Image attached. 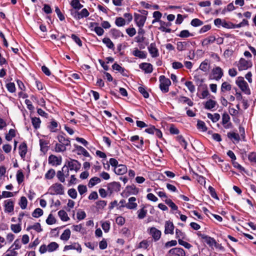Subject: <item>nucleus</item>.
Wrapping results in <instances>:
<instances>
[{
	"mask_svg": "<svg viewBox=\"0 0 256 256\" xmlns=\"http://www.w3.org/2000/svg\"><path fill=\"white\" fill-rule=\"evenodd\" d=\"M74 146L76 148V150L77 151L78 154H82L86 157H89L90 156L88 151L82 146L75 144H74Z\"/></svg>",
	"mask_w": 256,
	"mask_h": 256,
	"instance_id": "obj_21",
	"label": "nucleus"
},
{
	"mask_svg": "<svg viewBox=\"0 0 256 256\" xmlns=\"http://www.w3.org/2000/svg\"><path fill=\"white\" fill-rule=\"evenodd\" d=\"M4 211L6 212H11L14 210V202L12 200H8L4 202Z\"/></svg>",
	"mask_w": 256,
	"mask_h": 256,
	"instance_id": "obj_14",
	"label": "nucleus"
},
{
	"mask_svg": "<svg viewBox=\"0 0 256 256\" xmlns=\"http://www.w3.org/2000/svg\"><path fill=\"white\" fill-rule=\"evenodd\" d=\"M212 74L214 79L218 80L223 76V70L220 67L216 66L212 69Z\"/></svg>",
	"mask_w": 256,
	"mask_h": 256,
	"instance_id": "obj_9",
	"label": "nucleus"
},
{
	"mask_svg": "<svg viewBox=\"0 0 256 256\" xmlns=\"http://www.w3.org/2000/svg\"><path fill=\"white\" fill-rule=\"evenodd\" d=\"M27 152V146L25 142L22 143L19 146V154L22 158H24Z\"/></svg>",
	"mask_w": 256,
	"mask_h": 256,
	"instance_id": "obj_23",
	"label": "nucleus"
},
{
	"mask_svg": "<svg viewBox=\"0 0 256 256\" xmlns=\"http://www.w3.org/2000/svg\"><path fill=\"white\" fill-rule=\"evenodd\" d=\"M55 171L53 169H50L45 174V178L46 179L50 180L55 175Z\"/></svg>",
	"mask_w": 256,
	"mask_h": 256,
	"instance_id": "obj_60",
	"label": "nucleus"
},
{
	"mask_svg": "<svg viewBox=\"0 0 256 256\" xmlns=\"http://www.w3.org/2000/svg\"><path fill=\"white\" fill-rule=\"evenodd\" d=\"M70 230L69 229L65 230L62 235L60 236V238L64 241H67L69 240L70 236Z\"/></svg>",
	"mask_w": 256,
	"mask_h": 256,
	"instance_id": "obj_32",
	"label": "nucleus"
},
{
	"mask_svg": "<svg viewBox=\"0 0 256 256\" xmlns=\"http://www.w3.org/2000/svg\"><path fill=\"white\" fill-rule=\"evenodd\" d=\"M136 198L134 197H130L128 199V202L126 204V207L128 209H134L137 207V204L134 202Z\"/></svg>",
	"mask_w": 256,
	"mask_h": 256,
	"instance_id": "obj_25",
	"label": "nucleus"
},
{
	"mask_svg": "<svg viewBox=\"0 0 256 256\" xmlns=\"http://www.w3.org/2000/svg\"><path fill=\"white\" fill-rule=\"evenodd\" d=\"M197 128L198 130H200L203 132L207 130V128L205 123L202 120H198L197 122Z\"/></svg>",
	"mask_w": 256,
	"mask_h": 256,
	"instance_id": "obj_54",
	"label": "nucleus"
},
{
	"mask_svg": "<svg viewBox=\"0 0 256 256\" xmlns=\"http://www.w3.org/2000/svg\"><path fill=\"white\" fill-rule=\"evenodd\" d=\"M251 66L252 64L250 62L242 58L240 59L238 64L239 70H247L248 68Z\"/></svg>",
	"mask_w": 256,
	"mask_h": 256,
	"instance_id": "obj_12",
	"label": "nucleus"
},
{
	"mask_svg": "<svg viewBox=\"0 0 256 256\" xmlns=\"http://www.w3.org/2000/svg\"><path fill=\"white\" fill-rule=\"evenodd\" d=\"M199 236H201V238L204 240V242H206L210 246H217V242L216 240L208 236L200 234Z\"/></svg>",
	"mask_w": 256,
	"mask_h": 256,
	"instance_id": "obj_10",
	"label": "nucleus"
},
{
	"mask_svg": "<svg viewBox=\"0 0 256 256\" xmlns=\"http://www.w3.org/2000/svg\"><path fill=\"white\" fill-rule=\"evenodd\" d=\"M28 204V200L25 196H22L20 198L19 202V205L22 210H24L26 208Z\"/></svg>",
	"mask_w": 256,
	"mask_h": 256,
	"instance_id": "obj_47",
	"label": "nucleus"
},
{
	"mask_svg": "<svg viewBox=\"0 0 256 256\" xmlns=\"http://www.w3.org/2000/svg\"><path fill=\"white\" fill-rule=\"evenodd\" d=\"M58 246H59L58 244H57L56 242H51L47 246L48 252H54L58 248Z\"/></svg>",
	"mask_w": 256,
	"mask_h": 256,
	"instance_id": "obj_35",
	"label": "nucleus"
},
{
	"mask_svg": "<svg viewBox=\"0 0 256 256\" xmlns=\"http://www.w3.org/2000/svg\"><path fill=\"white\" fill-rule=\"evenodd\" d=\"M20 224H21L19 223L18 224H12L10 226L12 230L14 232V233H18L20 232L22 230Z\"/></svg>",
	"mask_w": 256,
	"mask_h": 256,
	"instance_id": "obj_58",
	"label": "nucleus"
},
{
	"mask_svg": "<svg viewBox=\"0 0 256 256\" xmlns=\"http://www.w3.org/2000/svg\"><path fill=\"white\" fill-rule=\"evenodd\" d=\"M110 34L114 38H118L120 36H123V34L121 32L117 29L112 28L110 31Z\"/></svg>",
	"mask_w": 256,
	"mask_h": 256,
	"instance_id": "obj_33",
	"label": "nucleus"
},
{
	"mask_svg": "<svg viewBox=\"0 0 256 256\" xmlns=\"http://www.w3.org/2000/svg\"><path fill=\"white\" fill-rule=\"evenodd\" d=\"M32 122L35 129H38L40 127L41 121L39 118L36 117L32 118Z\"/></svg>",
	"mask_w": 256,
	"mask_h": 256,
	"instance_id": "obj_46",
	"label": "nucleus"
},
{
	"mask_svg": "<svg viewBox=\"0 0 256 256\" xmlns=\"http://www.w3.org/2000/svg\"><path fill=\"white\" fill-rule=\"evenodd\" d=\"M102 42L106 46L110 49L114 50V44L110 38H103Z\"/></svg>",
	"mask_w": 256,
	"mask_h": 256,
	"instance_id": "obj_38",
	"label": "nucleus"
},
{
	"mask_svg": "<svg viewBox=\"0 0 256 256\" xmlns=\"http://www.w3.org/2000/svg\"><path fill=\"white\" fill-rule=\"evenodd\" d=\"M178 36L182 38H186L193 36V34L190 32L188 30H182L177 35Z\"/></svg>",
	"mask_w": 256,
	"mask_h": 256,
	"instance_id": "obj_41",
	"label": "nucleus"
},
{
	"mask_svg": "<svg viewBox=\"0 0 256 256\" xmlns=\"http://www.w3.org/2000/svg\"><path fill=\"white\" fill-rule=\"evenodd\" d=\"M150 246L149 242L148 240H142L140 242L138 248H144L147 249Z\"/></svg>",
	"mask_w": 256,
	"mask_h": 256,
	"instance_id": "obj_53",
	"label": "nucleus"
},
{
	"mask_svg": "<svg viewBox=\"0 0 256 256\" xmlns=\"http://www.w3.org/2000/svg\"><path fill=\"white\" fill-rule=\"evenodd\" d=\"M216 104V102L212 100H209L204 104V108L208 110H211L214 108Z\"/></svg>",
	"mask_w": 256,
	"mask_h": 256,
	"instance_id": "obj_34",
	"label": "nucleus"
},
{
	"mask_svg": "<svg viewBox=\"0 0 256 256\" xmlns=\"http://www.w3.org/2000/svg\"><path fill=\"white\" fill-rule=\"evenodd\" d=\"M33 229L38 232H40L42 231V228L41 227L40 224L39 222L35 223L34 225H30L27 227L26 230L30 231V230Z\"/></svg>",
	"mask_w": 256,
	"mask_h": 256,
	"instance_id": "obj_27",
	"label": "nucleus"
},
{
	"mask_svg": "<svg viewBox=\"0 0 256 256\" xmlns=\"http://www.w3.org/2000/svg\"><path fill=\"white\" fill-rule=\"evenodd\" d=\"M50 194L52 195L63 194H64V188L62 185L59 183H56L52 184L49 188Z\"/></svg>",
	"mask_w": 256,
	"mask_h": 256,
	"instance_id": "obj_4",
	"label": "nucleus"
},
{
	"mask_svg": "<svg viewBox=\"0 0 256 256\" xmlns=\"http://www.w3.org/2000/svg\"><path fill=\"white\" fill-rule=\"evenodd\" d=\"M116 24L118 26H122L126 24V20L122 17L116 18L115 21Z\"/></svg>",
	"mask_w": 256,
	"mask_h": 256,
	"instance_id": "obj_57",
	"label": "nucleus"
},
{
	"mask_svg": "<svg viewBox=\"0 0 256 256\" xmlns=\"http://www.w3.org/2000/svg\"><path fill=\"white\" fill-rule=\"evenodd\" d=\"M132 54L140 58H145L146 57V52L140 51L137 48L133 51Z\"/></svg>",
	"mask_w": 256,
	"mask_h": 256,
	"instance_id": "obj_28",
	"label": "nucleus"
},
{
	"mask_svg": "<svg viewBox=\"0 0 256 256\" xmlns=\"http://www.w3.org/2000/svg\"><path fill=\"white\" fill-rule=\"evenodd\" d=\"M232 88L231 85L228 82H224L221 86V92H224L226 91H230Z\"/></svg>",
	"mask_w": 256,
	"mask_h": 256,
	"instance_id": "obj_43",
	"label": "nucleus"
},
{
	"mask_svg": "<svg viewBox=\"0 0 256 256\" xmlns=\"http://www.w3.org/2000/svg\"><path fill=\"white\" fill-rule=\"evenodd\" d=\"M70 12L71 15L76 20H80L86 18L90 14V12L86 8L82 9L80 12L74 10H70Z\"/></svg>",
	"mask_w": 256,
	"mask_h": 256,
	"instance_id": "obj_2",
	"label": "nucleus"
},
{
	"mask_svg": "<svg viewBox=\"0 0 256 256\" xmlns=\"http://www.w3.org/2000/svg\"><path fill=\"white\" fill-rule=\"evenodd\" d=\"M139 67L146 74H150L153 70L152 65L150 63H142L140 64Z\"/></svg>",
	"mask_w": 256,
	"mask_h": 256,
	"instance_id": "obj_15",
	"label": "nucleus"
},
{
	"mask_svg": "<svg viewBox=\"0 0 256 256\" xmlns=\"http://www.w3.org/2000/svg\"><path fill=\"white\" fill-rule=\"evenodd\" d=\"M168 254L176 256H185L186 255L184 250L180 248H172L168 251Z\"/></svg>",
	"mask_w": 256,
	"mask_h": 256,
	"instance_id": "obj_13",
	"label": "nucleus"
},
{
	"mask_svg": "<svg viewBox=\"0 0 256 256\" xmlns=\"http://www.w3.org/2000/svg\"><path fill=\"white\" fill-rule=\"evenodd\" d=\"M48 144V142L47 141L43 140H40V150L42 152H46L48 150L47 148V145Z\"/></svg>",
	"mask_w": 256,
	"mask_h": 256,
	"instance_id": "obj_56",
	"label": "nucleus"
},
{
	"mask_svg": "<svg viewBox=\"0 0 256 256\" xmlns=\"http://www.w3.org/2000/svg\"><path fill=\"white\" fill-rule=\"evenodd\" d=\"M67 166L66 167L70 170H74L77 172L81 167V164L76 160L70 159V160L68 161Z\"/></svg>",
	"mask_w": 256,
	"mask_h": 256,
	"instance_id": "obj_7",
	"label": "nucleus"
},
{
	"mask_svg": "<svg viewBox=\"0 0 256 256\" xmlns=\"http://www.w3.org/2000/svg\"><path fill=\"white\" fill-rule=\"evenodd\" d=\"M148 50L152 58H156L159 56L158 51L155 43H152L148 46Z\"/></svg>",
	"mask_w": 256,
	"mask_h": 256,
	"instance_id": "obj_16",
	"label": "nucleus"
},
{
	"mask_svg": "<svg viewBox=\"0 0 256 256\" xmlns=\"http://www.w3.org/2000/svg\"><path fill=\"white\" fill-rule=\"evenodd\" d=\"M236 84L240 90L246 94H250L248 84L242 77H238V80H236Z\"/></svg>",
	"mask_w": 256,
	"mask_h": 256,
	"instance_id": "obj_5",
	"label": "nucleus"
},
{
	"mask_svg": "<svg viewBox=\"0 0 256 256\" xmlns=\"http://www.w3.org/2000/svg\"><path fill=\"white\" fill-rule=\"evenodd\" d=\"M164 233L165 234H174V226L173 223L170 220H168L166 222L164 226Z\"/></svg>",
	"mask_w": 256,
	"mask_h": 256,
	"instance_id": "obj_18",
	"label": "nucleus"
},
{
	"mask_svg": "<svg viewBox=\"0 0 256 256\" xmlns=\"http://www.w3.org/2000/svg\"><path fill=\"white\" fill-rule=\"evenodd\" d=\"M189 44L186 42H177V49L179 51H182L186 50Z\"/></svg>",
	"mask_w": 256,
	"mask_h": 256,
	"instance_id": "obj_30",
	"label": "nucleus"
},
{
	"mask_svg": "<svg viewBox=\"0 0 256 256\" xmlns=\"http://www.w3.org/2000/svg\"><path fill=\"white\" fill-rule=\"evenodd\" d=\"M164 202L166 204H168L172 210L178 211V206L170 198H166Z\"/></svg>",
	"mask_w": 256,
	"mask_h": 256,
	"instance_id": "obj_37",
	"label": "nucleus"
},
{
	"mask_svg": "<svg viewBox=\"0 0 256 256\" xmlns=\"http://www.w3.org/2000/svg\"><path fill=\"white\" fill-rule=\"evenodd\" d=\"M185 85L192 93H193L195 91V86L192 82L186 81L185 82Z\"/></svg>",
	"mask_w": 256,
	"mask_h": 256,
	"instance_id": "obj_61",
	"label": "nucleus"
},
{
	"mask_svg": "<svg viewBox=\"0 0 256 256\" xmlns=\"http://www.w3.org/2000/svg\"><path fill=\"white\" fill-rule=\"evenodd\" d=\"M70 4L73 8L72 10H78L83 7V5L80 3V0H72Z\"/></svg>",
	"mask_w": 256,
	"mask_h": 256,
	"instance_id": "obj_26",
	"label": "nucleus"
},
{
	"mask_svg": "<svg viewBox=\"0 0 256 256\" xmlns=\"http://www.w3.org/2000/svg\"><path fill=\"white\" fill-rule=\"evenodd\" d=\"M58 215L62 221L66 222L70 219L67 213L64 210H60L58 212Z\"/></svg>",
	"mask_w": 256,
	"mask_h": 256,
	"instance_id": "obj_39",
	"label": "nucleus"
},
{
	"mask_svg": "<svg viewBox=\"0 0 256 256\" xmlns=\"http://www.w3.org/2000/svg\"><path fill=\"white\" fill-rule=\"evenodd\" d=\"M66 166H64L62 169V170H58L57 172V177L60 181L62 182H65V178L64 177V172L65 171Z\"/></svg>",
	"mask_w": 256,
	"mask_h": 256,
	"instance_id": "obj_36",
	"label": "nucleus"
},
{
	"mask_svg": "<svg viewBox=\"0 0 256 256\" xmlns=\"http://www.w3.org/2000/svg\"><path fill=\"white\" fill-rule=\"evenodd\" d=\"M15 136H16L15 130L14 129H10L9 130L8 133V134H6V139L8 141H10Z\"/></svg>",
	"mask_w": 256,
	"mask_h": 256,
	"instance_id": "obj_51",
	"label": "nucleus"
},
{
	"mask_svg": "<svg viewBox=\"0 0 256 256\" xmlns=\"http://www.w3.org/2000/svg\"><path fill=\"white\" fill-rule=\"evenodd\" d=\"M176 237L179 240V239L182 240L186 238V234L182 230L176 228Z\"/></svg>",
	"mask_w": 256,
	"mask_h": 256,
	"instance_id": "obj_49",
	"label": "nucleus"
},
{
	"mask_svg": "<svg viewBox=\"0 0 256 256\" xmlns=\"http://www.w3.org/2000/svg\"><path fill=\"white\" fill-rule=\"evenodd\" d=\"M134 20L136 23L137 26L139 28H142L146 20V17L140 14H135Z\"/></svg>",
	"mask_w": 256,
	"mask_h": 256,
	"instance_id": "obj_11",
	"label": "nucleus"
},
{
	"mask_svg": "<svg viewBox=\"0 0 256 256\" xmlns=\"http://www.w3.org/2000/svg\"><path fill=\"white\" fill-rule=\"evenodd\" d=\"M204 24V22L198 18H194L190 22V24L194 27H198L202 26Z\"/></svg>",
	"mask_w": 256,
	"mask_h": 256,
	"instance_id": "obj_42",
	"label": "nucleus"
},
{
	"mask_svg": "<svg viewBox=\"0 0 256 256\" xmlns=\"http://www.w3.org/2000/svg\"><path fill=\"white\" fill-rule=\"evenodd\" d=\"M179 102L183 103H186L189 106H192L194 104L193 102L188 98L184 96H182L179 98Z\"/></svg>",
	"mask_w": 256,
	"mask_h": 256,
	"instance_id": "obj_45",
	"label": "nucleus"
},
{
	"mask_svg": "<svg viewBox=\"0 0 256 256\" xmlns=\"http://www.w3.org/2000/svg\"><path fill=\"white\" fill-rule=\"evenodd\" d=\"M216 37L214 36H210L204 40L202 42V46H208L210 44H212L215 42Z\"/></svg>",
	"mask_w": 256,
	"mask_h": 256,
	"instance_id": "obj_29",
	"label": "nucleus"
},
{
	"mask_svg": "<svg viewBox=\"0 0 256 256\" xmlns=\"http://www.w3.org/2000/svg\"><path fill=\"white\" fill-rule=\"evenodd\" d=\"M44 212L40 208H36L32 213V216L34 218H39L43 214Z\"/></svg>",
	"mask_w": 256,
	"mask_h": 256,
	"instance_id": "obj_50",
	"label": "nucleus"
},
{
	"mask_svg": "<svg viewBox=\"0 0 256 256\" xmlns=\"http://www.w3.org/2000/svg\"><path fill=\"white\" fill-rule=\"evenodd\" d=\"M210 68V64L208 62V60H206L204 62H202L199 67V68L203 71L204 72H208Z\"/></svg>",
	"mask_w": 256,
	"mask_h": 256,
	"instance_id": "obj_24",
	"label": "nucleus"
},
{
	"mask_svg": "<svg viewBox=\"0 0 256 256\" xmlns=\"http://www.w3.org/2000/svg\"><path fill=\"white\" fill-rule=\"evenodd\" d=\"M207 116L208 118L210 119L213 122H218L220 118V115L217 113H215L214 114L208 113Z\"/></svg>",
	"mask_w": 256,
	"mask_h": 256,
	"instance_id": "obj_44",
	"label": "nucleus"
},
{
	"mask_svg": "<svg viewBox=\"0 0 256 256\" xmlns=\"http://www.w3.org/2000/svg\"><path fill=\"white\" fill-rule=\"evenodd\" d=\"M76 250L80 253L81 252L82 250L80 245L78 243H74L72 245H66L64 247V250Z\"/></svg>",
	"mask_w": 256,
	"mask_h": 256,
	"instance_id": "obj_22",
	"label": "nucleus"
},
{
	"mask_svg": "<svg viewBox=\"0 0 256 256\" xmlns=\"http://www.w3.org/2000/svg\"><path fill=\"white\" fill-rule=\"evenodd\" d=\"M176 140L179 142L180 144L184 148L186 149L188 145L187 142L186 141L184 137L181 136H178L176 138Z\"/></svg>",
	"mask_w": 256,
	"mask_h": 256,
	"instance_id": "obj_40",
	"label": "nucleus"
},
{
	"mask_svg": "<svg viewBox=\"0 0 256 256\" xmlns=\"http://www.w3.org/2000/svg\"><path fill=\"white\" fill-rule=\"evenodd\" d=\"M21 248V244L19 239H16L10 248L12 250H18Z\"/></svg>",
	"mask_w": 256,
	"mask_h": 256,
	"instance_id": "obj_55",
	"label": "nucleus"
},
{
	"mask_svg": "<svg viewBox=\"0 0 256 256\" xmlns=\"http://www.w3.org/2000/svg\"><path fill=\"white\" fill-rule=\"evenodd\" d=\"M48 162L53 166H58L61 164L62 162V157H57L54 155H50L48 158Z\"/></svg>",
	"mask_w": 256,
	"mask_h": 256,
	"instance_id": "obj_17",
	"label": "nucleus"
},
{
	"mask_svg": "<svg viewBox=\"0 0 256 256\" xmlns=\"http://www.w3.org/2000/svg\"><path fill=\"white\" fill-rule=\"evenodd\" d=\"M114 172L118 175H122L126 172L127 168L124 164H119L114 168Z\"/></svg>",
	"mask_w": 256,
	"mask_h": 256,
	"instance_id": "obj_20",
	"label": "nucleus"
},
{
	"mask_svg": "<svg viewBox=\"0 0 256 256\" xmlns=\"http://www.w3.org/2000/svg\"><path fill=\"white\" fill-rule=\"evenodd\" d=\"M120 184L118 182H114L107 185L108 193L110 195L114 192H118L120 190Z\"/></svg>",
	"mask_w": 256,
	"mask_h": 256,
	"instance_id": "obj_6",
	"label": "nucleus"
},
{
	"mask_svg": "<svg viewBox=\"0 0 256 256\" xmlns=\"http://www.w3.org/2000/svg\"><path fill=\"white\" fill-rule=\"evenodd\" d=\"M138 217L140 219H143L144 218L147 214V210L144 208H142L139 210L138 211Z\"/></svg>",
	"mask_w": 256,
	"mask_h": 256,
	"instance_id": "obj_48",
	"label": "nucleus"
},
{
	"mask_svg": "<svg viewBox=\"0 0 256 256\" xmlns=\"http://www.w3.org/2000/svg\"><path fill=\"white\" fill-rule=\"evenodd\" d=\"M100 179L96 176H94L90 178L88 183V186L90 188H92L96 184L100 183Z\"/></svg>",
	"mask_w": 256,
	"mask_h": 256,
	"instance_id": "obj_31",
	"label": "nucleus"
},
{
	"mask_svg": "<svg viewBox=\"0 0 256 256\" xmlns=\"http://www.w3.org/2000/svg\"><path fill=\"white\" fill-rule=\"evenodd\" d=\"M148 231L154 241H158L160 239L162 234L161 232L155 227L148 228Z\"/></svg>",
	"mask_w": 256,
	"mask_h": 256,
	"instance_id": "obj_8",
	"label": "nucleus"
},
{
	"mask_svg": "<svg viewBox=\"0 0 256 256\" xmlns=\"http://www.w3.org/2000/svg\"><path fill=\"white\" fill-rule=\"evenodd\" d=\"M160 88L161 90L164 93L168 92L169 86L171 84L170 80L168 78H166L164 76H160Z\"/></svg>",
	"mask_w": 256,
	"mask_h": 256,
	"instance_id": "obj_3",
	"label": "nucleus"
},
{
	"mask_svg": "<svg viewBox=\"0 0 256 256\" xmlns=\"http://www.w3.org/2000/svg\"><path fill=\"white\" fill-rule=\"evenodd\" d=\"M6 88L8 90L11 92H14L16 91L15 84L14 82H9L6 84Z\"/></svg>",
	"mask_w": 256,
	"mask_h": 256,
	"instance_id": "obj_63",
	"label": "nucleus"
},
{
	"mask_svg": "<svg viewBox=\"0 0 256 256\" xmlns=\"http://www.w3.org/2000/svg\"><path fill=\"white\" fill-rule=\"evenodd\" d=\"M46 222L48 225H52L56 222V220L52 214H50L46 220Z\"/></svg>",
	"mask_w": 256,
	"mask_h": 256,
	"instance_id": "obj_59",
	"label": "nucleus"
},
{
	"mask_svg": "<svg viewBox=\"0 0 256 256\" xmlns=\"http://www.w3.org/2000/svg\"><path fill=\"white\" fill-rule=\"evenodd\" d=\"M248 159L250 162L256 164V153L254 152L250 153L248 155Z\"/></svg>",
	"mask_w": 256,
	"mask_h": 256,
	"instance_id": "obj_62",
	"label": "nucleus"
},
{
	"mask_svg": "<svg viewBox=\"0 0 256 256\" xmlns=\"http://www.w3.org/2000/svg\"><path fill=\"white\" fill-rule=\"evenodd\" d=\"M230 117L227 113H224L222 116V124L225 128H229L232 126V124L228 122Z\"/></svg>",
	"mask_w": 256,
	"mask_h": 256,
	"instance_id": "obj_19",
	"label": "nucleus"
},
{
	"mask_svg": "<svg viewBox=\"0 0 256 256\" xmlns=\"http://www.w3.org/2000/svg\"><path fill=\"white\" fill-rule=\"evenodd\" d=\"M162 23H164V21H160V26L158 28V30L163 32H166L168 33H170L172 32V30L170 28H168L167 26H164L162 24Z\"/></svg>",
	"mask_w": 256,
	"mask_h": 256,
	"instance_id": "obj_52",
	"label": "nucleus"
},
{
	"mask_svg": "<svg viewBox=\"0 0 256 256\" xmlns=\"http://www.w3.org/2000/svg\"><path fill=\"white\" fill-rule=\"evenodd\" d=\"M58 142L56 144L54 150L56 152H63L66 150L67 147H70V141L68 138H66L63 134H58L57 136Z\"/></svg>",
	"mask_w": 256,
	"mask_h": 256,
	"instance_id": "obj_1",
	"label": "nucleus"
},
{
	"mask_svg": "<svg viewBox=\"0 0 256 256\" xmlns=\"http://www.w3.org/2000/svg\"><path fill=\"white\" fill-rule=\"evenodd\" d=\"M18 254V253L16 251L9 248L7 250L6 254H4L2 256H16Z\"/></svg>",
	"mask_w": 256,
	"mask_h": 256,
	"instance_id": "obj_64",
	"label": "nucleus"
}]
</instances>
